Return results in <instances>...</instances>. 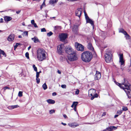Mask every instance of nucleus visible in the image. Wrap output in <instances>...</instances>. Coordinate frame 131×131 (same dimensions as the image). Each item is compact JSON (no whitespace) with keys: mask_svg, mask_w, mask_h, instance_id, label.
I'll use <instances>...</instances> for the list:
<instances>
[{"mask_svg":"<svg viewBox=\"0 0 131 131\" xmlns=\"http://www.w3.org/2000/svg\"><path fill=\"white\" fill-rule=\"evenodd\" d=\"M123 112L122 110H118L117 112V113L118 115H120Z\"/></svg>","mask_w":131,"mask_h":131,"instance_id":"c756f323","label":"nucleus"},{"mask_svg":"<svg viewBox=\"0 0 131 131\" xmlns=\"http://www.w3.org/2000/svg\"><path fill=\"white\" fill-rule=\"evenodd\" d=\"M58 0H50L49 2V3L51 4L56 3Z\"/></svg>","mask_w":131,"mask_h":131,"instance_id":"b1692460","label":"nucleus"},{"mask_svg":"<svg viewBox=\"0 0 131 131\" xmlns=\"http://www.w3.org/2000/svg\"><path fill=\"white\" fill-rule=\"evenodd\" d=\"M31 23L32 25H33L35 23V21L34 20H32L31 21Z\"/></svg>","mask_w":131,"mask_h":131,"instance_id":"a18cd8bd","label":"nucleus"},{"mask_svg":"<svg viewBox=\"0 0 131 131\" xmlns=\"http://www.w3.org/2000/svg\"><path fill=\"white\" fill-rule=\"evenodd\" d=\"M74 110L75 111H76V107H74Z\"/></svg>","mask_w":131,"mask_h":131,"instance_id":"e2e57ef3","label":"nucleus"},{"mask_svg":"<svg viewBox=\"0 0 131 131\" xmlns=\"http://www.w3.org/2000/svg\"><path fill=\"white\" fill-rule=\"evenodd\" d=\"M72 30L75 33H76L78 30V26H74Z\"/></svg>","mask_w":131,"mask_h":131,"instance_id":"4be33fe9","label":"nucleus"},{"mask_svg":"<svg viewBox=\"0 0 131 131\" xmlns=\"http://www.w3.org/2000/svg\"><path fill=\"white\" fill-rule=\"evenodd\" d=\"M43 6L42 5H41L40 6V8L41 9H42V7H43Z\"/></svg>","mask_w":131,"mask_h":131,"instance_id":"774afa93","label":"nucleus"},{"mask_svg":"<svg viewBox=\"0 0 131 131\" xmlns=\"http://www.w3.org/2000/svg\"><path fill=\"white\" fill-rule=\"evenodd\" d=\"M41 31L42 32H46V30L45 28H42L41 29Z\"/></svg>","mask_w":131,"mask_h":131,"instance_id":"79ce46f5","label":"nucleus"},{"mask_svg":"<svg viewBox=\"0 0 131 131\" xmlns=\"http://www.w3.org/2000/svg\"><path fill=\"white\" fill-rule=\"evenodd\" d=\"M119 115H118H118H115V116H114V118H116V117H117Z\"/></svg>","mask_w":131,"mask_h":131,"instance_id":"13d9d810","label":"nucleus"},{"mask_svg":"<svg viewBox=\"0 0 131 131\" xmlns=\"http://www.w3.org/2000/svg\"><path fill=\"white\" fill-rule=\"evenodd\" d=\"M55 111L54 110H51L49 111V113L50 114H53L55 113Z\"/></svg>","mask_w":131,"mask_h":131,"instance_id":"cd10ccee","label":"nucleus"},{"mask_svg":"<svg viewBox=\"0 0 131 131\" xmlns=\"http://www.w3.org/2000/svg\"><path fill=\"white\" fill-rule=\"evenodd\" d=\"M65 51L68 54V55L72 53H74L75 51L70 46H67L65 48Z\"/></svg>","mask_w":131,"mask_h":131,"instance_id":"1a4fd4ad","label":"nucleus"},{"mask_svg":"<svg viewBox=\"0 0 131 131\" xmlns=\"http://www.w3.org/2000/svg\"><path fill=\"white\" fill-rule=\"evenodd\" d=\"M33 25H34V26L35 28H37L38 27L36 25V24L35 23H34Z\"/></svg>","mask_w":131,"mask_h":131,"instance_id":"c03bdc74","label":"nucleus"},{"mask_svg":"<svg viewBox=\"0 0 131 131\" xmlns=\"http://www.w3.org/2000/svg\"><path fill=\"white\" fill-rule=\"evenodd\" d=\"M23 95V92L19 91L18 94V96L19 97H21Z\"/></svg>","mask_w":131,"mask_h":131,"instance_id":"2f4dec72","label":"nucleus"},{"mask_svg":"<svg viewBox=\"0 0 131 131\" xmlns=\"http://www.w3.org/2000/svg\"><path fill=\"white\" fill-rule=\"evenodd\" d=\"M68 125L70 127L73 128L75 127L79 126L78 124L74 123L69 124Z\"/></svg>","mask_w":131,"mask_h":131,"instance_id":"f3484780","label":"nucleus"},{"mask_svg":"<svg viewBox=\"0 0 131 131\" xmlns=\"http://www.w3.org/2000/svg\"><path fill=\"white\" fill-rule=\"evenodd\" d=\"M59 37L60 39V40L63 41L67 38L68 35L66 33H61L59 35Z\"/></svg>","mask_w":131,"mask_h":131,"instance_id":"9b49d317","label":"nucleus"},{"mask_svg":"<svg viewBox=\"0 0 131 131\" xmlns=\"http://www.w3.org/2000/svg\"><path fill=\"white\" fill-rule=\"evenodd\" d=\"M36 82L38 84L40 82V79L38 77H36Z\"/></svg>","mask_w":131,"mask_h":131,"instance_id":"c9c22d12","label":"nucleus"},{"mask_svg":"<svg viewBox=\"0 0 131 131\" xmlns=\"http://www.w3.org/2000/svg\"><path fill=\"white\" fill-rule=\"evenodd\" d=\"M96 90L93 89H90L89 91V97L91 96V100H93L95 97H97L98 96V95L95 93Z\"/></svg>","mask_w":131,"mask_h":131,"instance_id":"39448f33","label":"nucleus"},{"mask_svg":"<svg viewBox=\"0 0 131 131\" xmlns=\"http://www.w3.org/2000/svg\"><path fill=\"white\" fill-rule=\"evenodd\" d=\"M68 59L70 61H72L77 60V57L75 51L74 52V53H72L68 55Z\"/></svg>","mask_w":131,"mask_h":131,"instance_id":"423d86ee","label":"nucleus"},{"mask_svg":"<svg viewBox=\"0 0 131 131\" xmlns=\"http://www.w3.org/2000/svg\"><path fill=\"white\" fill-rule=\"evenodd\" d=\"M31 40L33 41L34 42L37 43V42H40L39 40L36 37H34L33 38H31Z\"/></svg>","mask_w":131,"mask_h":131,"instance_id":"aec40b11","label":"nucleus"},{"mask_svg":"<svg viewBox=\"0 0 131 131\" xmlns=\"http://www.w3.org/2000/svg\"><path fill=\"white\" fill-rule=\"evenodd\" d=\"M105 56V61L107 63H109L112 61V55L111 51L107 50Z\"/></svg>","mask_w":131,"mask_h":131,"instance_id":"20e7f679","label":"nucleus"},{"mask_svg":"<svg viewBox=\"0 0 131 131\" xmlns=\"http://www.w3.org/2000/svg\"><path fill=\"white\" fill-rule=\"evenodd\" d=\"M82 11V9L81 8H78L75 11V15L80 17L81 15Z\"/></svg>","mask_w":131,"mask_h":131,"instance_id":"f8f14e48","label":"nucleus"},{"mask_svg":"<svg viewBox=\"0 0 131 131\" xmlns=\"http://www.w3.org/2000/svg\"><path fill=\"white\" fill-rule=\"evenodd\" d=\"M42 87L44 90L46 89L47 87L46 83H44L42 85Z\"/></svg>","mask_w":131,"mask_h":131,"instance_id":"bb28decb","label":"nucleus"},{"mask_svg":"<svg viewBox=\"0 0 131 131\" xmlns=\"http://www.w3.org/2000/svg\"><path fill=\"white\" fill-rule=\"evenodd\" d=\"M122 111L123 110V111H126L128 110V109H127V107L123 106V107L122 108Z\"/></svg>","mask_w":131,"mask_h":131,"instance_id":"72a5a7b5","label":"nucleus"},{"mask_svg":"<svg viewBox=\"0 0 131 131\" xmlns=\"http://www.w3.org/2000/svg\"><path fill=\"white\" fill-rule=\"evenodd\" d=\"M23 34L24 36H27L28 35V32L27 31H24L23 32Z\"/></svg>","mask_w":131,"mask_h":131,"instance_id":"4c0bfd02","label":"nucleus"},{"mask_svg":"<svg viewBox=\"0 0 131 131\" xmlns=\"http://www.w3.org/2000/svg\"><path fill=\"white\" fill-rule=\"evenodd\" d=\"M61 87L65 89L66 88V85H61Z\"/></svg>","mask_w":131,"mask_h":131,"instance_id":"a19ab883","label":"nucleus"},{"mask_svg":"<svg viewBox=\"0 0 131 131\" xmlns=\"http://www.w3.org/2000/svg\"><path fill=\"white\" fill-rule=\"evenodd\" d=\"M12 19V18L8 16H5L4 17V19L5 21L8 22L10 21Z\"/></svg>","mask_w":131,"mask_h":131,"instance_id":"6ab92c4d","label":"nucleus"},{"mask_svg":"<svg viewBox=\"0 0 131 131\" xmlns=\"http://www.w3.org/2000/svg\"><path fill=\"white\" fill-rule=\"evenodd\" d=\"M31 48V46H30L28 48V50H29Z\"/></svg>","mask_w":131,"mask_h":131,"instance_id":"69168bd1","label":"nucleus"},{"mask_svg":"<svg viewBox=\"0 0 131 131\" xmlns=\"http://www.w3.org/2000/svg\"><path fill=\"white\" fill-rule=\"evenodd\" d=\"M47 102L49 104H53L55 103V101L54 100L52 99H48L47 100Z\"/></svg>","mask_w":131,"mask_h":131,"instance_id":"412c9836","label":"nucleus"},{"mask_svg":"<svg viewBox=\"0 0 131 131\" xmlns=\"http://www.w3.org/2000/svg\"><path fill=\"white\" fill-rule=\"evenodd\" d=\"M84 13L85 16V18L86 19V17L87 16V17H88V16H87V14H86L85 11H84Z\"/></svg>","mask_w":131,"mask_h":131,"instance_id":"de8ad7c7","label":"nucleus"},{"mask_svg":"<svg viewBox=\"0 0 131 131\" xmlns=\"http://www.w3.org/2000/svg\"><path fill=\"white\" fill-rule=\"evenodd\" d=\"M20 10H18V11H17L16 12V13L17 14H19V13H20Z\"/></svg>","mask_w":131,"mask_h":131,"instance_id":"6e6d98bb","label":"nucleus"},{"mask_svg":"<svg viewBox=\"0 0 131 131\" xmlns=\"http://www.w3.org/2000/svg\"><path fill=\"white\" fill-rule=\"evenodd\" d=\"M19 106L18 105H12L10 106L11 107L12 109L16 108L19 107Z\"/></svg>","mask_w":131,"mask_h":131,"instance_id":"c85d7f7f","label":"nucleus"},{"mask_svg":"<svg viewBox=\"0 0 131 131\" xmlns=\"http://www.w3.org/2000/svg\"><path fill=\"white\" fill-rule=\"evenodd\" d=\"M41 5H42L43 6H45V3H43Z\"/></svg>","mask_w":131,"mask_h":131,"instance_id":"bf43d9fd","label":"nucleus"},{"mask_svg":"<svg viewBox=\"0 0 131 131\" xmlns=\"http://www.w3.org/2000/svg\"><path fill=\"white\" fill-rule=\"evenodd\" d=\"M60 27L58 26H56L55 27V29H57L58 28H59Z\"/></svg>","mask_w":131,"mask_h":131,"instance_id":"603ef678","label":"nucleus"},{"mask_svg":"<svg viewBox=\"0 0 131 131\" xmlns=\"http://www.w3.org/2000/svg\"><path fill=\"white\" fill-rule=\"evenodd\" d=\"M116 84L124 90L128 98H131V85L128 84H121L118 82H117Z\"/></svg>","mask_w":131,"mask_h":131,"instance_id":"f257e3e1","label":"nucleus"},{"mask_svg":"<svg viewBox=\"0 0 131 131\" xmlns=\"http://www.w3.org/2000/svg\"><path fill=\"white\" fill-rule=\"evenodd\" d=\"M18 37L19 38H22V36L21 35H19V36H18Z\"/></svg>","mask_w":131,"mask_h":131,"instance_id":"0e129e2a","label":"nucleus"},{"mask_svg":"<svg viewBox=\"0 0 131 131\" xmlns=\"http://www.w3.org/2000/svg\"><path fill=\"white\" fill-rule=\"evenodd\" d=\"M29 53L28 52H27L25 53V56L28 59H29Z\"/></svg>","mask_w":131,"mask_h":131,"instance_id":"e433bc0d","label":"nucleus"},{"mask_svg":"<svg viewBox=\"0 0 131 131\" xmlns=\"http://www.w3.org/2000/svg\"><path fill=\"white\" fill-rule=\"evenodd\" d=\"M37 57L38 60L42 61L46 58V52L43 48H39L37 50Z\"/></svg>","mask_w":131,"mask_h":131,"instance_id":"7ed1b4c3","label":"nucleus"},{"mask_svg":"<svg viewBox=\"0 0 131 131\" xmlns=\"http://www.w3.org/2000/svg\"><path fill=\"white\" fill-rule=\"evenodd\" d=\"M4 90H6L7 89H9V88L7 87L6 86V87H4Z\"/></svg>","mask_w":131,"mask_h":131,"instance_id":"09e8293b","label":"nucleus"},{"mask_svg":"<svg viewBox=\"0 0 131 131\" xmlns=\"http://www.w3.org/2000/svg\"><path fill=\"white\" fill-rule=\"evenodd\" d=\"M63 116L65 118H66L67 117V116L65 114H63Z\"/></svg>","mask_w":131,"mask_h":131,"instance_id":"49530a36","label":"nucleus"},{"mask_svg":"<svg viewBox=\"0 0 131 131\" xmlns=\"http://www.w3.org/2000/svg\"><path fill=\"white\" fill-rule=\"evenodd\" d=\"M3 22V19L2 18H1L0 19V23H2Z\"/></svg>","mask_w":131,"mask_h":131,"instance_id":"3c124183","label":"nucleus"},{"mask_svg":"<svg viewBox=\"0 0 131 131\" xmlns=\"http://www.w3.org/2000/svg\"><path fill=\"white\" fill-rule=\"evenodd\" d=\"M56 95V92H54L52 93V95L53 96H55Z\"/></svg>","mask_w":131,"mask_h":131,"instance_id":"8fccbe9b","label":"nucleus"},{"mask_svg":"<svg viewBox=\"0 0 131 131\" xmlns=\"http://www.w3.org/2000/svg\"><path fill=\"white\" fill-rule=\"evenodd\" d=\"M117 127L111 126L107 128L106 131H111L113 130H115L117 129Z\"/></svg>","mask_w":131,"mask_h":131,"instance_id":"dca6fc26","label":"nucleus"},{"mask_svg":"<svg viewBox=\"0 0 131 131\" xmlns=\"http://www.w3.org/2000/svg\"><path fill=\"white\" fill-rule=\"evenodd\" d=\"M53 34L52 32L51 31H50L47 34V36L48 37H50Z\"/></svg>","mask_w":131,"mask_h":131,"instance_id":"7c9ffc66","label":"nucleus"},{"mask_svg":"<svg viewBox=\"0 0 131 131\" xmlns=\"http://www.w3.org/2000/svg\"><path fill=\"white\" fill-rule=\"evenodd\" d=\"M93 57L91 52L89 51H85L81 54V58L83 61L85 62H89Z\"/></svg>","mask_w":131,"mask_h":131,"instance_id":"f03ea898","label":"nucleus"},{"mask_svg":"<svg viewBox=\"0 0 131 131\" xmlns=\"http://www.w3.org/2000/svg\"><path fill=\"white\" fill-rule=\"evenodd\" d=\"M119 56V62L121 64V68L122 70H123L124 69L123 67L124 65V62L123 60V54H120Z\"/></svg>","mask_w":131,"mask_h":131,"instance_id":"6e6552de","label":"nucleus"},{"mask_svg":"<svg viewBox=\"0 0 131 131\" xmlns=\"http://www.w3.org/2000/svg\"><path fill=\"white\" fill-rule=\"evenodd\" d=\"M64 47V44H61L58 45L57 47V52L60 54H61L62 52V50Z\"/></svg>","mask_w":131,"mask_h":131,"instance_id":"9d476101","label":"nucleus"},{"mask_svg":"<svg viewBox=\"0 0 131 131\" xmlns=\"http://www.w3.org/2000/svg\"><path fill=\"white\" fill-rule=\"evenodd\" d=\"M14 38L15 36L14 34H11L8 36L7 40L9 41H11L14 40Z\"/></svg>","mask_w":131,"mask_h":131,"instance_id":"2eb2a0df","label":"nucleus"},{"mask_svg":"<svg viewBox=\"0 0 131 131\" xmlns=\"http://www.w3.org/2000/svg\"><path fill=\"white\" fill-rule=\"evenodd\" d=\"M61 123L62 125H63L64 126H66L67 125L66 123H64L63 122H62Z\"/></svg>","mask_w":131,"mask_h":131,"instance_id":"864d4df0","label":"nucleus"},{"mask_svg":"<svg viewBox=\"0 0 131 131\" xmlns=\"http://www.w3.org/2000/svg\"><path fill=\"white\" fill-rule=\"evenodd\" d=\"M33 68L34 70L36 72L37 71V67L35 66L34 64H33Z\"/></svg>","mask_w":131,"mask_h":131,"instance_id":"473e14b6","label":"nucleus"},{"mask_svg":"<svg viewBox=\"0 0 131 131\" xmlns=\"http://www.w3.org/2000/svg\"><path fill=\"white\" fill-rule=\"evenodd\" d=\"M1 54H3L5 57H6V55L4 51L0 49V57H1Z\"/></svg>","mask_w":131,"mask_h":131,"instance_id":"5701e85b","label":"nucleus"},{"mask_svg":"<svg viewBox=\"0 0 131 131\" xmlns=\"http://www.w3.org/2000/svg\"><path fill=\"white\" fill-rule=\"evenodd\" d=\"M79 92V91L78 89H77L76 91L75 92V94L76 95H78Z\"/></svg>","mask_w":131,"mask_h":131,"instance_id":"ea45409f","label":"nucleus"},{"mask_svg":"<svg viewBox=\"0 0 131 131\" xmlns=\"http://www.w3.org/2000/svg\"><path fill=\"white\" fill-rule=\"evenodd\" d=\"M119 32H121L124 34L126 33V32L124 30L123 28H120L119 29Z\"/></svg>","mask_w":131,"mask_h":131,"instance_id":"393cba45","label":"nucleus"},{"mask_svg":"<svg viewBox=\"0 0 131 131\" xmlns=\"http://www.w3.org/2000/svg\"><path fill=\"white\" fill-rule=\"evenodd\" d=\"M75 46L76 49L78 51H83L84 50V47L81 44L76 43Z\"/></svg>","mask_w":131,"mask_h":131,"instance_id":"0eeeda50","label":"nucleus"},{"mask_svg":"<svg viewBox=\"0 0 131 131\" xmlns=\"http://www.w3.org/2000/svg\"><path fill=\"white\" fill-rule=\"evenodd\" d=\"M87 47L88 49L90 50L93 51L94 48L92 46V44L90 43H88Z\"/></svg>","mask_w":131,"mask_h":131,"instance_id":"a211bd4d","label":"nucleus"},{"mask_svg":"<svg viewBox=\"0 0 131 131\" xmlns=\"http://www.w3.org/2000/svg\"><path fill=\"white\" fill-rule=\"evenodd\" d=\"M22 25H23V26H25V23H22Z\"/></svg>","mask_w":131,"mask_h":131,"instance_id":"338daca9","label":"nucleus"},{"mask_svg":"<svg viewBox=\"0 0 131 131\" xmlns=\"http://www.w3.org/2000/svg\"><path fill=\"white\" fill-rule=\"evenodd\" d=\"M106 114V113L104 112V113H103V114L102 115V116H104Z\"/></svg>","mask_w":131,"mask_h":131,"instance_id":"5fc2aeb1","label":"nucleus"},{"mask_svg":"<svg viewBox=\"0 0 131 131\" xmlns=\"http://www.w3.org/2000/svg\"><path fill=\"white\" fill-rule=\"evenodd\" d=\"M40 0H33V1H36L38 2H39Z\"/></svg>","mask_w":131,"mask_h":131,"instance_id":"052dcab7","label":"nucleus"},{"mask_svg":"<svg viewBox=\"0 0 131 131\" xmlns=\"http://www.w3.org/2000/svg\"><path fill=\"white\" fill-rule=\"evenodd\" d=\"M73 103H74V107H76L78 103V102H74Z\"/></svg>","mask_w":131,"mask_h":131,"instance_id":"58836bf2","label":"nucleus"},{"mask_svg":"<svg viewBox=\"0 0 131 131\" xmlns=\"http://www.w3.org/2000/svg\"><path fill=\"white\" fill-rule=\"evenodd\" d=\"M101 77L100 73L97 71H96V74L94 76V79L95 80H98L100 79Z\"/></svg>","mask_w":131,"mask_h":131,"instance_id":"ddd939ff","label":"nucleus"},{"mask_svg":"<svg viewBox=\"0 0 131 131\" xmlns=\"http://www.w3.org/2000/svg\"><path fill=\"white\" fill-rule=\"evenodd\" d=\"M125 36V37L126 39H130V36L128 34L127 32L124 34Z\"/></svg>","mask_w":131,"mask_h":131,"instance_id":"a878e982","label":"nucleus"},{"mask_svg":"<svg viewBox=\"0 0 131 131\" xmlns=\"http://www.w3.org/2000/svg\"><path fill=\"white\" fill-rule=\"evenodd\" d=\"M57 72H58V73L59 74H60L61 73V72L59 70H58V71Z\"/></svg>","mask_w":131,"mask_h":131,"instance_id":"4d7b16f0","label":"nucleus"},{"mask_svg":"<svg viewBox=\"0 0 131 131\" xmlns=\"http://www.w3.org/2000/svg\"><path fill=\"white\" fill-rule=\"evenodd\" d=\"M74 103H73L72 105L71 106V107H73V106H74Z\"/></svg>","mask_w":131,"mask_h":131,"instance_id":"680f3d73","label":"nucleus"},{"mask_svg":"<svg viewBox=\"0 0 131 131\" xmlns=\"http://www.w3.org/2000/svg\"><path fill=\"white\" fill-rule=\"evenodd\" d=\"M86 20L87 23H89L91 25L93 26V28L94 27L93 21L91 19H90L88 17H86Z\"/></svg>","mask_w":131,"mask_h":131,"instance_id":"4468645a","label":"nucleus"},{"mask_svg":"<svg viewBox=\"0 0 131 131\" xmlns=\"http://www.w3.org/2000/svg\"><path fill=\"white\" fill-rule=\"evenodd\" d=\"M39 74L37 71L36 72V77H39Z\"/></svg>","mask_w":131,"mask_h":131,"instance_id":"37998d69","label":"nucleus"},{"mask_svg":"<svg viewBox=\"0 0 131 131\" xmlns=\"http://www.w3.org/2000/svg\"><path fill=\"white\" fill-rule=\"evenodd\" d=\"M20 43H16V45L14 46V49L15 50L16 49L17 47V46L20 45Z\"/></svg>","mask_w":131,"mask_h":131,"instance_id":"f704fd0d","label":"nucleus"}]
</instances>
